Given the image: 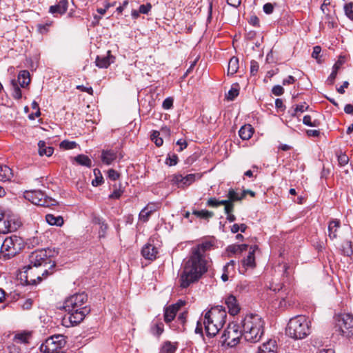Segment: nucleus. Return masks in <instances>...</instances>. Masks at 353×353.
Masks as SVG:
<instances>
[{"mask_svg":"<svg viewBox=\"0 0 353 353\" xmlns=\"http://www.w3.org/2000/svg\"><path fill=\"white\" fill-rule=\"evenodd\" d=\"M227 313L222 306L212 307L204 315L203 325L208 336H214L225 323Z\"/></svg>","mask_w":353,"mask_h":353,"instance_id":"3","label":"nucleus"},{"mask_svg":"<svg viewBox=\"0 0 353 353\" xmlns=\"http://www.w3.org/2000/svg\"><path fill=\"white\" fill-rule=\"evenodd\" d=\"M77 146V143L75 141H70L68 140H64L61 142L60 148L65 150L74 149Z\"/></svg>","mask_w":353,"mask_h":353,"instance_id":"43","label":"nucleus"},{"mask_svg":"<svg viewBox=\"0 0 353 353\" xmlns=\"http://www.w3.org/2000/svg\"><path fill=\"white\" fill-rule=\"evenodd\" d=\"M11 85L12 86V97L15 99H20L22 97L21 90L19 87L17 81L15 80L11 81Z\"/></svg>","mask_w":353,"mask_h":353,"instance_id":"34","label":"nucleus"},{"mask_svg":"<svg viewBox=\"0 0 353 353\" xmlns=\"http://www.w3.org/2000/svg\"><path fill=\"white\" fill-rule=\"evenodd\" d=\"M68 2L67 0H61L58 4L51 6L49 12L52 14H64L68 9Z\"/></svg>","mask_w":353,"mask_h":353,"instance_id":"20","label":"nucleus"},{"mask_svg":"<svg viewBox=\"0 0 353 353\" xmlns=\"http://www.w3.org/2000/svg\"><path fill=\"white\" fill-rule=\"evenodd\" d=\"M336 156L339 165L345 166L348 163L349 157L345 153H343L342 152H337Z\"/></svg>","mask_w":353,"mask_h":353,"instance_id":"42","label":"nucleus"},{"mask_svg":"<svg viewBox=\"0 0 353 353\" xmlns=\"http://www.w3.org/2000/svg\"><path fill=\"white\" fill-rule=\"evenodd\" d=\"M303 123L304 125L311 127H318L320 125L319 121L316 119L312 121V118L310 115L304 116Z\"/></svg>","mask_w":353,"mask_h":353,"instance_id":"39","label":"nucleus"},{"mask_svg":"<svg viewBox=\"0 0 353 353\" xmlns=\"http://www.w3.org/2000/svg\"><path fill=\"white\" fill-rule=\"evenodd\" d=\"M159 208V203H150L144 208L151 214L155 212Z\"/></svg>","mask_w":353,"mask_h":353,"instance_id":"58","label":"nucleus"},{"mask_svg":"<svg viewBox=\"0 0 353 353\" xmlns=\"http://www.w3.org/2000/svg\"><path fill=\"white\" fill-rule=\"evenodd\" d=\"M272 92L275 95V96H281L283 94L284 92V89L281 86V85H274L272 89Z\"/></svg>","mask_w":353,"mask_h":353,"instance_id":"55","label":"nucleus"},{"mask_svg":"<svg viewBox=\"0 0 353 353\" xmlns=\"http://www.w3.org/2000/svg\"><path fill=\"white\" fill-rule=\"evenodd\" d=\"M256 249V246L250 248L247 258L243 261V265H255L254 252Z\"/></svg>","mask_w":353,"mask_h":353,"instance_id":"33","label":"nucleus"},{"mask_svg":"<svg viewBox=\"0 0 353 353\" xmlns=\"http://www.w3.org/2000/svg\"><path fill=\"white\" fill-rule=\"evenodd\" d=\"M88 296L84 292L74 294L64 302L63 307L69 314V321L72 325H77L90 312V307L84 305Z\"/></svg>","mask_w":353,"mask_h":353,"instance_id":"1","label":"nucleus"},{"mask_svg":"<svg viewBox=\"0 0 353 353\" xmlns=\"http://www.w3.org/2000/svg\"><path fill=\"white\" fill-rule=\"evenodd\" d=\"M295 81H296V79L293 76L290 75L286 79H284L283 80L282 83L283 85H286L293 84Z\"/></svg>","mask_w":353,"mask_h":353,"instance_id":"64","label":"nucleus"},{"mask_svg":"<svg viewBox=\"0 0 353 353\" xmlns=\"http://www.w3.org/2000/svg\"><path fill=\"white\" fill-rule=\"evenodd\" d=\"M344 10L345 14L347 17L350 19H353V3H349L345 5Z\"/></svg>","mask_w":353,"mask_h":353,"instance_id":"46","label":"nucleus"},{"mask_svg":"<svg viewBox=\"0 0 353 353\" xmlns=\"http://www.w3.org/2000/svg\"><path fill=\"white\" fill-rule=\"evenodd\" d=\"M230 266H223V272L221 275V279L225 282L229 279L230 271L229 270Z\"/></svg>","mask_w":353,"mask_h":353,"instance_id":"59","label":"nucleus"},{"mask_svg":"<svg viewBox=\"0 0 353 353\" xmlns=\"http://www.w3.org/2000/svg\"><path fill=\"white\" fill-rule=\"evenodd\" d=\"M24 197L34 205L50 207L56 205L57 202L54 199L47 196L40 190L26 191Z\"/></svg>","mask_w":353,"mask_h":353,"instance_id":"9","label":"nucleus"},{"mask_svg":"<svg viewBox=\"0 0 353 353\" xmlns=\"http://www.w3.org/2000/svg\"><path fill=\"white\" fill-rule=\"evenodd\" d=\"M341 228V221L338 219H332L328 223V236L334 240L338 236V231Z\"/></svg>","mask_w":353,"mask_h":353,"instance_id":"19","label":"nucleus"},{"mask_svg":"<svg viewBox=\"0 0 353 353\" xmlns=\"http://www.w3.org/2000/svg\"><path fill=\"white\" fill-rule=\"evenodd\" d=\"M99 224L100 225L99 230V236L100 238L105 237L106 231L108 230V225L105 223L104 222H99Z\"/></svg>","mask_w":353,"mask_h":353,"instance_id":"50","label":"nucleus"},{"mask_svg":"<svg viewBox=\"0 0 353 353\" xmlns=\"http://www.w3.org/2000/svg\"><path fill=\"white\" fill-rule=\"evenodd\" d=\"M193 214L196 215L198 217L203 218V219H209L214 216V213L212 212L206 210H194L193 212Z\"/></svg>","mask_w":353,"mask_h":353,"instance_id":"37","label":"nucleus"},{"mask_svg":"<svg viewBox=\"0 0 353 353\" xmlns=\"http://www.w3.org/2000/svg\"><path fill=\"white\" fill-rule=\"evenodd\" d=\"M310 334V322L304 315H297L290 319L286 334L294 339H303Z\"/></svg>","mask_w":353,"mask_h":353,"instance_id":"4","label":"nucleus"},{"mask_svg":"<svg viewBox=\"0 0 353 353\" xmlns=\"http://www.w3.org/2000/svg\"><path fill=\"white\" fill-rule=\"evenodd\" d=\"M239 94V90L238 88L232 87L228 91L226 98L229 101H233Z\"/></svg>","mask_w":353,"mask_h":353,"instance_id":"45","label":"nucleus"},{"mask_svg":"<svg viewBox=\"0 0 353 353\" xmlns=\"http://www.w3.org/2000/svg\"><path fill=\"white\" fill-rule=\"evenodd\" d=\"M336 327L341 335L351 337L353 336V316L350 314L338 316Z\"/></svg>","mask_w":353,"mask_h":353,"instance_id":"13","label":"nucleus"},{"mask_svg":"<svg viewBox=\"0 0 353 353\" xmlns=\"http://www.w3.org/2000/svg\"><path fill=\"white\" fill-rule=\"evenodd\" d=\"M159 132L157 130L152 131L151 134V139L155 143V145L158 147H160L163 143V140L161 137H159Z\"/></svg>","mask_w":353,"mask_h":353,"instance_id":"40","label":"nucleus"},{"mask_svg":"<svg viewBox=\"0 0 353 353\" xmlns=\"http://www.w3.org/2000/svg\"><path fill=\"white\" fill-rule=\"evenodd\" d=\"M277 349L276 341L269 339L259 347L257 353H276Z\"/></svg>","mask_w":353,"mask_h":353,"instance_id":"15","label":"nucleus"},{"mask_svg":"<svg viewBox=\"0 0 353 353\" xmlns=\"http://www.w3.org/2000/svg\"><path fill=\"white\" fill-rule=\"evenodd\" d=\"M207 271V266H184L179 274V287L182 289L188 288Z\"/></svg>","mask_w":353,"mask_h":353,"instance_id":"5","label":"nucleus"},{"mask_svg":"<svg viewBox=\"0 0 353 353\" xmlns=\"http://www.w3.org/2000/svg\"><path fill=\"white\" fill-rule=\"evenodd\" d=\"M213 244L210 241H205L192 248L190 258L186 265H208L211 259L207 253L211 250Z\"/></svg>","mask_w":353,"mask_h":353,"instance_id":"6","label":"nucleus"},{"mask_svg":"<svg viewBox=\"0 0 353 353\" xmlns=\"http://www.w3.org/2000/svg\"><path fill=\"white\" fill-rule=\"evenodd\" d=\"M46 220L50 225L61 226L64 221L61 216H57L52 214H48L46 215Z\"/></svg>","mask_w":353,"mask_h":353,"instance_id":"27","label":"nucleus"},{"mask_svg":"<svg viewBox=\"0 0 353 353\" xmlns=\"http://www.w3.org/2000/svg\"><path fill=\"white\" fill-rule=\"evenodd\" d=\"M259 65L257 61L252 60L250 62V73L252 75H256L258 72Z\"/></svg>","mask_w":353,"mask_h":353,"instance_id":"53","label":"nucleus"},{"mask_svg":"<svg viewBox=\"0 0 353 353\" xmlns=\"http://www.w3.org/2000/svg\"><path fill=\"white\" fill-rule=\"evenodd\" d=\"M178 162V157L176 154L169 155L165 159V163L170 166L176 165Z\"/></svg>","mask_w":353,"mask_h":353,"instance_id":"47","label":"nucleus"},{"mask_svg":"<svg viewBox=\"0 0 353 353\" xmlns=\"http://www.w3.org/2000/svg\"><path fill=\"white\" fill-rule=\"evenodd\" d=\"M114 57L111 54L110 50L108 51L106 56H97L95 63L96 65L100 68H107L114 61Z\"/></svg>","mask_w":353,"mask_h":353,"instance_id":"17","label":"nucleus"},{"mask_svg":"<svg viewBox=\"0 0 353 353\" xmlns=\"http://www.w3.org/2000/svg\"><path fill=\"white\" fill-rule=\"evenodd\" d=\"M177 312L176 306L175 305L167 307L164 312V321L166 323L171 322L175 317Z\"/></svg>","mask_w":353,"mask_h":353,"instance_id":"24","label":"nucleus"},{"mask_svg":"<svg viewBox=\"0 0 353 353\" xmlns=\"http://www.w3.org/2000/svg\"><path fill=\"white\" fill-rule=\"evenodd\" d=\"M177 349V344L170 341H165L161 348L160 353H174Z\"/></svg>","mask_w":353,"mask_h":353,"instance_id":"31","label":"nucleus"},{"mask_svg":"<svg viewBox=\"0 0 353 353\" xmlns=\"http://www.w3.org/2000/svg\"><path fill=\"white\" fill-rule=\"evenodd\" d=\"M309 109V105L306 103L296 105V107L292 110L291 116L295 117L297 116L298 112H303Z\"/></svg>","mask_w":353,"mask_h":353,"instance_id":"36","label":"nucleus"},{"mask_svg":"<svg viewBox=\"0 0 353 353\" xmlns=\"http://www.w3.org/2000/svg\"><path fill=\"white\" fill-rule=\"evenodd\" d=\"M57 254L55 250L49 248L35 250L29 256L30 265H56L54 258Z\"/></svg>","mask_w":353,"mask_h":353,"instance_id":"8","label":"nucleus"},{"mask_svg":"<svg viewBox=\"0 0 353 353\" xmlns=\"http://www.w3.org/2000/svg\"><path fill=\"white\" fill-rule=\"evenodd\" d=\"M108 174V177L113 181H116L119 177V174L113 169L109 170Z\"/></svg>","mask_w":353,"mask_h":353,"instance_id":"62","label":"nucleus"},{"mask_svg":"<svg viewBox=\"0 0 353 353\" xmlns=\"http://www.w3.org/2000/svg\"><path fill=\"white\" fill-rule=\"evenodd\" d=\"M239 69V59L236 57H232L228 63V74H234Z\"/></svg>","mask_w":353,"mask_h":353,"instance_id":"28","label":"nucleus"},{"mask_svg":"<svg viewBox=\"0 0 353 353\" xmlns=\"http://www.w3.org/2000/svg\"><path fill=\"white\" fill-rule=\"evenodd\" d=\"M172 105L173 99L172 97H168L163 101L162 107L165 110L170 109L172 107Z\"/></svg>","mask_w":353,"mask_h":353,"instance_id":"54","label":"nucleus"},{"mask_svg":"<svg viewBox=\"0 0 353 353\" xmlns=\"http://www.w3.org/2000/svg\"><path fill=\"white\" fill-rule=\"evenodd\" d=\"M74 161L81 165L90 168L92 166L91 159L86 155L79 154L74 158Z\"/></svg>","mask_w":353,"mask_h":353,"instance_id":"29","label":"nucleus"},{"mask_svg":"<svg viewBox=\"0 0 353 353\" xmlns=\"http://www.w3.org/2000/svg\"><path fill=\"white\" fill-rule=\"evenodd\" d=\"M13 176L12 170L7 165H0V181H7L11 180Z\"/></svg>","mask_w":353,"mask_h":353,"instance_id":"25","label":"nucleus"},{"mask_svg":"<svg viewBox=\"0 0 353 353\" xmlns=\"http://www.w3.org/2000/svg\"><path fill=\"white\" fill-rule=\"evenodd\" d=\"M248 245L245 244L242 245H231L228 247L227 251L230 253L236 254L238 252H241L243 250H245Z\"/></svg>","mask_w":353,"mask_h":353,"instance_id":"35","label":"nucleus"},{"mask_svg":"<svg viewBox=\"0 0 353 353\" xmlns=\"http://www.w3.org/2000/svg\"><path fill=\"white\" fill-rule=\"evenodd\" d=\"M223 203H225V201H218L215 198H210L207 202L208 205L210 207H217Z\"/></svg>","mask_w":353,"mask_h":353,"instance_id":"48","label":"nucleus"},{"mask_svg":"<svg viewBox=\"0 0 353 353\" xmlns=\"http://www.w3.org/2000/svg\"><path fill=\"white\" fill-rule=\"evenodd\" d=\"M18 82L21 87L28 86L30 82V73L28 70H22L19 73Z\"/></svg>","mask_w":353,"mask_h":353,"instance_id":"26","label":"nucleus"},{"mask_svg":"<svg viewBox=\"0 0 353 353\" xmlns=\"http://www.w3.org/2000/svg\"><path fill=\"white\" fill-rule=\"evenodd\" d=\"M55 266H50L48 270H46L42 273V277L38 276L37 279L41 281L43 279L46 278L48 275L52 274L54 272Z\"/></svg>","mask_w":353,"mask_h":353,"instance_id":"57","label":"nucleus"},{"mask_svg":"<svg viewBox=\"0 0 353 353\" xmlns=\"http://www.w3.org/2000/svg\"><path fill=\"white\" fill-rule=\"evenodd\" d=\"M264 321L259 315H246L241 323L243 337L248 342H259L264 334Z\"/></svg>","mask_w":353,"mask_h":353,"instance_id":"2","label":"nucleus"},{"mask_svg":"<svg viewBox=\"0 0 353 353\" xmlns=\"http://www.w3.org/2000/svg\"><path fill=\"white\" fill-rule=\"evenodd\" d=\"M338 68H339V67L336 65V64H335L333 67V70H332V73L330 74V75L329 76V77L327 78V80L330 84L334 83V79L337 75Z\"/></svg>","mask_w":353,"mask_h":353,"instance_id":"51","label":"nucleus"},{"mask_svg":"<svg viewBox=\"0 0 353 353\" xmlns=\"http://www.w3.org/2000/svg\"><path fill=\"white\" fill-rule=\"evenodd\" d=\"M273 10L274 6L270 3H267L263 6V11L268 14H271L273 12Z\"/></svg>","mask_w":353,"mask_h":353,"instance_id":"63","label":"nucleus"},{"mask_svg":"<svg viewBox=\"0 0 353 353\" xmlns=\"http://www.w3.org/2000/svg\"><path fill=\"white\" fill-rule=\"evenodd\" d=\"M253 133H254V128L250 124H246V125H243L239 131V137L243 140L250 139L252 137Z\"/></svg>","mask_w":353,"mask_h":353,"instance_id":"22","label":"nucleus"},{"mask_svg":"<svg viewBox=\"0 0 353 353\" xmlns=\"http://www.w3.org/2000/svg\"><path fill=\"white\" fill-rule=\"evenodd\" d=\"M141 254L145 259L153 261L157 258L158 250L153 245L147 243L143 247Z\"/></svg>","mask_w":353,"mask_h":353,"instance_id":"16","label":"nucleus"},{"mask_svg":"<svg viewBox=\"0 0 353 353\" xmlns=\"http://www.w3.org/2000/svg\"><path fill=\"white\" fill-rule=\"evenodd\" d=\"M65 344V337L63 335H53L48 337L41 345L40 350L43 353L57 352L61 350Z\"/></svg>","mask_w":353,"mask_h":353,"instance_id":"10","label":"nucleus"},{"mask_svg":"<svg viewBox=\"0 0 353 353\" xmlns=\"http://www.w3.org/2000/svg\"><path fill=\"white\" fill-rule=\"evenodd\" d=\"M29 337L30 334L28 332L17 333L14 335L13 341L16 344H25L28 342Z\"/></svg>","mask_w":353,"mask_h":353,"instance_id":"32","label":"nucleus"},{"mask_svg":"<svg viewBox=\"0 0 353 353\" xmlns=\"http://www.w3.org/2000/svg\"><path fill=\"white\" fill-rule=\"evenodd\" d=\"M152 6L150 3H147L145 5H141L139 7V12L142 14H148L149 11L151 10Z\"/></svg>","mask_w":353,"mask_h":353,"instance_id":"60","label":"nucleus"},{"mask_svg":"<svg viewBox=\"0 0 353 353\" xmlns=\"http://www.w3.org/2000/svg\"><path fill=\"white\" fill-rule=\"evenodd\" d=\"M21 225L19 219L14 214H6L0 212V234L17 230Z\"/></svg>","mask_w":353,"mask_h":353,"instance_id":"11","label":"nucleus"},{"mask_svg":"<svg viewBox=\"0 0 353 353\" xmlns=\"http://www.w3.org/2000/svg\"><path fill=\"white\" fill-rule=\"evenodd\" d=\"M94 174L96 176L95 179L92 180V184L93 186H99L101 185L103 182V176L100 172L99 169L94 170Z\"/></svg>","mask_w":353,"mask_h":353,"instance_id":"38","label":"nucleus"},{"mask_svg":"<svg viewBox=\"0 0 353 353\" xmlns=\"http://www.w3.org/2000/svg\"><path fill=\"white\" fill-rule=\"evenodd\" d=\"M151 332L154 335L159 336L163 332V324L160 322L156 323L152 328Z\"/></svg>","mask_w":353,"mask_h":353,"instance_id":"44","label":"nucleus"},{"mask_svg":"<svg viewBox=\"0 0 353 353\" xmlns=\"http://www.w3.org/2000/svg\"><path fill=\"white\" fill-rule=\"evenodd\" d=\"M225 205V213L229 214L232 213L234 210V204L233 202H230V201H225V203L223 204Z\"/></svg>","mask_w":353,"mask_h":353,"instance_id":"56","label":"nucleus"},{"mask_svg":"<svg viewBox=\"0 0 353 353\" xmlns=\"http://www.w3.org/2000/svg\"><path fill=\"white\" fill-rule=\"evenodd\" d=\"M22 247L21 238L16 235L6 238L1 245L0 259L6 260L14 256Z\"/></svg>","mask_w":353,"mask_h":353,"instance_id":"7","label":"nucleus"},{"mask_svg":"<svg viewBox=\"0 0 353 353\" xmlns=\"http://www.w3.org/2000/svg\"><path fill=\"white\" fill-rule=\"evenodd\" d=\"M117 152L114 150H103L101 154V161L106 165H110L117 159Z\"/></svg>","mask_w":353,"mask_h":353,"instance_id":"21","label":"nucleus"},{"mask_svg":"<svg viewBox=\"0 0 353 353\" xmlns=\"http://www.w3.org/2000/svg\"><path fill=\"white\" fill-rule=\"evenodd\" d=\"M223 343L230 347L236 346L241 337H243L242 330L239 331V325L236 324H229L222 334Z\"/></svg>","mask_w":353,"mask_h":353,"instance_id":"12","label":"nucleus"},{"mask_svg":"<svg viewBox=\"0 0 353 353\" xmlns=\"http://www.w3.org/2000/svg\"><path fill=\"white\" fill-rule=\"evenodd\" d=\"M225 304L228 306L229 313L234 316L240 311V307L237 303V300L233 295L228 296L225 299Z\"/></svg>","mask_w":353,"mask_h":353,"instance_id":"18","label":"nucleus"},{"mask_svg":"<svg viewBox=\"0 0 353 353\" xmlns=\"http://www.w3.org/2000/svg\"><path fill=\"white\" fill-rule=\"evenodd\" d=\"M194 180L195 175L193 174H189L185 176L181 174H174L172 176V182L179 188H185L192 184Z\"/></svg>","mask_w":353,"mask_h":353,"instance_id":"14","label":"nucleus"},{"mask_svg":"<svg viewBox=\"0 0 353 353\" xmlns=\"http://www.w3.org/2000/svg\"><path fill=\"white\" fill-rule=\"evenodd\" d=\"M342 252L345 256H350L353 254L352 242L346 241L344 242L342 248Z\"/></svg>","mask_w":353,"mask_h":353,"instance_id":"41","label":"nucleus"},{"mask_svg":"<svg viewBox=\"0 0 353 353\" xmlns=\"http://www.w3.org/2000/svg\"><path fill=\"white\" fill-rule=\"evenodd\" d=\"M115 189L112 192L111 194H110L109 197L110 199H117L120 198L121 194H123V191L121 188H117L116 185H114Z\"/></svg>","mask_w":353,"mask_h":353,"instance_id":"52","label":"nucleus"},{"mask_svg":"<svg viewBox=\"0 0 353 353\" xmlns=\"http://www.w3.org/2000/svg\"><path fill=\"white\" fill-rule=\"evenodd\" d=\"M246 192L244 191L241 195H239L234 189H230L228 193V199L226 201H230V202H234L241 201L245 196Z\"/></svg>","mask_w":353,"mask_h":353,"instance_id":"30","label":"nucleus"},{"mask_svg":"<svg viewBox=\"0 0 353 353\" xmlns=\"http://www.w3.org/2000/svg\"><path fill=\"white\" fill-rule=\"evenodd\" d=\"M50 26V23H46V24H38L37 25V29L39 33L44 34L46 33L48 30V27Z\"/></svg>","mask_w":353,"mask_h":353,"instance_id":"61","label":"nucleus"},{"mask_svg":"<svg viewBox=\"0 0 353 353\" xmlns=\"http://www.w3.org/2000/svg\"><path fill=\"white\" fill-rule=\"evenodd\" d=\"M39 154L40 156L50 157L54 152V148L50 146H46L44 141H39L38 143Z\"/></svg>","mask_w":353,"mask_h":353,"instance_id":"23","label":"nucleus"},{"mask_svg":"<svg viewBox=\"0 0 353 353\" xmlns=\"http://www.w3.org/2000/svg\"><path fill=\"white\" fill-rule=\"evenodd\" d=\"M151 213L143 208L139 213V218L143 222H147L150 216Z\"/></svg>","mask_w":353,"mask_h":353,"instance_id":"49","label":"nucleus"}]
</instances>
